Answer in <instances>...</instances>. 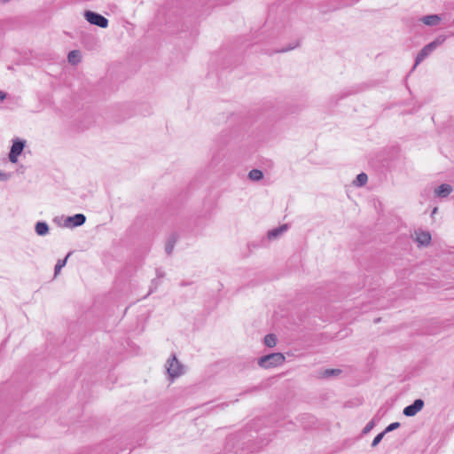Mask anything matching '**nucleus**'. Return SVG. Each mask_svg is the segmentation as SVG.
<instances>
[{
    "instance_id": "obj_1",
    "label": "nucleus",
    "mask_w": 454,
    "mask_h": 454,
    "mask_svg": "<svg viewBox=\"0 0 454 454\" xmlns=\"http://www.w3.org/2000/svg\"><path fill=\"white\" fill-rule=\"evenodd\" d=\"M286 358L281 353H271L266 356H262L258 359V364L260 367L269 369L277 367L284 364Z\"/></svg>"
},
{
    "instance_id": "obj_2",
    "label": "nucleus",
    "mask_w": 454,
    "mask_h": 454,
    "mask_svg": "<svg viewBox=\"0 0 454 454\" xmlns=\"http://www.w3.org/2000/svg\"><path fill=\"white\" fill-rule=\"evenodd\" d=\"M445 41V36L440 35L433 42L425 45L418 53L413 68H415L421 61H423L431 52H433L438 46L442 45Z\"/></svg>"
},
{
    "instance_id": "obj_3",
    "label": "nucleus",
    "mask_w": 454,
    "mask_h": 454,
    "mask_svg": "<svg viewBox=\"0 0 454 454\" xmlns=\"http://www.w3.org/2000/svg\"><path fill=\"white\" fill-rule=\"evenodd\" d=\"M166 368L171 379L179 377L184 373V367L177 360L176 355H172L171 358L167 361Z\"/></svg>"
},
{
    "instance_id": "obj_4",
    "label": "nucleus",
    "mask_w": 454,
    "mask_h": 454,
    "mask_svg": "<svg viewBox=\"0 0 454 454\" xmlns=\"http://www.w3.org/2000/svg\"><path fill=\"white\" fill-rule=\"evenodd\" d=\"M84 16L87 21L92 25H96L101 28H106L108 26V20L99 13L86 11Z\"/></svg>"
},
{
    "instance_id": "obj_5",
    "label": "nucleus",
    "mask_w": 454,
    "mask_h": 454,
    "mask_svg": "<svg viewBox=\"0 0 454 454\" xmlns=\"http://www.w3.org/2000/svg\"><path fill=\"white\" fill-rule=\"evenodd\" d=\"M25 147V141L20 140L19 138L15 139L11 147V151L9 153V160L12 163H16L18 161V157L23 152Z\"/></svg>"
},
{
    "instance_id": "obj_6",
    "label": "nucleus",
    "mask_w": 454,
    "mask_h": 454,
    "mask_svg": "<svg viewBox=\"0 0 454 454\" xmlns=\"http://www.w3.org/2000/svg\"><path fill=\"white\" fill-rule=\"evenodd\" d=\"M424 407V401L422 399H416L411 404L406 406L403 413L406 417H413Z\"/></svg>"
},
{
    "instance_id": "obj_7",
    "label": "nucleus",
    "mask_w": 454,
    "mask_h": 454,
    "mask_svg": "<svg viewBox=\"0 0 454 454\" xmlns=\"http://www.w3.org/2000/svg\"><path fill=\"white\" fill-rule=\"evenodd\" d=\"M86 221L83 214H75L65 219L64 226L68 228L82 226Z\"/></svg>"
},
{
    "instance_id": "obj_8",
    "label": "nucleus",
    "mask_w": 454,
    "mask_h": 454,
    "mask_svg": "<svg viewBox=\"0 0 454 454\" xmlns=\"http://www.w3.org/2000/svg\"><path fill=\"white\" fill-rule=\"evenodd\" d=\"M288 229L287 224H283L278 228L272 229L268 231L267 237L270 240L277 239Z\"/></svg>"
},
{
    "instance_id": "obj_9",
    "label": "nucleus",
    "mask_w": 454,
    "mask_h": 454,
    "mask_svg": "<svg viewBox=\"0 0 454 454\" xmlns=\"http://www.w3.org/2000/svg\"><path fill=\"white\" fill-rule=\"evenodd\" d=\"M416 241L420 246H428L431 241V235L428 231H418L416 232Z\"/></svg>"
},
{
    "instance_id": "obj_10",
    "label": "nucleus",
    "mask_w": 454,
    "mask_h": 454,
    "mask_svg": "<svg viewBox=\"0 0 454 454\" xmlns=\"http://www.w3.org/2000/svg\"><path fill=\"white\" fill-rule=\"evenodd\" d=\"M452 191L453 188L451 187V185L448 184H442L435 189L434 192L436 196L440 198H445L449 196L452 192Z\"/></svg>"
},
{
    "instance_id": "obj_11",
    "label": "nucleus",
    "mask_w": 454,
    "mask_h": 454,
    "mask_svg": "<svg viewBox=\"0 0 454 454\" xmlns=\"http://www.w3.org/2000/svg\"><path fill=\"white\" fill-rule=\"evenodd\" d=\"M420 20L427 26H436L442 20V18L437 14L423 16Z\"/></svg>"
},
{
    "instance_id": "obj_12",
    "label": "nucleus",
    "mask_w": 454,
    "mask_h": 454,
    "mask_svg": "<svg viewBox=\"0 0 454 454\" xmlns=\"http://www.w3.org/2000/svg\"><path fill=\"white\" fill-rule=\"evenodd\" d=\"M35 230L37 235L44 236L49 232V226L46 222H37Z\"/></svg>"
},
{
    "instance_id": "obj_13",
    "label": "nucleus",
    "mask_w": 454,
    "mask_h": 454,
    "mask_svg": "<svg viewBox=\"0 0 454 454\" xmlns=\"http://www.w3.org/2000/svg\"><path fill=\"white\" fill-rule=\"evenodd\" d=\"M368 181V176L365 173H360L357 175L356 180H354L353 184L358 187L364 185Z\"/></svg>"
},
{
    "instance_id": "obj_14",
    "label": "nucleus",
    "mask_w": 454,
    "mask_h": 454,
    "mask_svg": "<svg viewBox=\"0 0 454 454\" xmlns=\"http://www.w3.org/2000/svg\"><path fill=\"white\" fill-rule=\"evenodd\" d=\"M68 61L71 64H77L81 60V54L79 51H71L67 56Z\"/></svg>"
},
{
    "instance_id": "obj_15",
    "label": "nucleus",
    "mask_w": 454,
    "mask_h": 454,
    "mask_svg": "<svg viewBox=\"0 0 454 454\" xmlns=\"http://www.w3.org/2000/svg\"><path fill=\"white\" fill-rule=\"evenodd\" d=\"M249 179L253 181H260L263 177V174L260 169H252L248 173Z\"/></svg>"
},
{
    "instance_id": "obj_16",
    "label": "nucleus",
    "mask_w": 454,
    "mask_h": 454,
    "mask_svg": "<svg viewBox=\"0 0 454 454\" xmlns=\"http://www.w3.org/2000/svg\"><path fill=\"white\" fill-rule=\"evenodd\" d=\"M264 344L269 348H273L277 344V338L275 334L270 333L264 337Z\"/></svg>"
},
{
    "instance_id": "obj_17",
    "label": "nucleus",
    "mask_w": 454,
    "mask_h": 454,
    "mask_svg": "<svg viewBox=\"0 0 454 454\" xmlns=\"http://www.w3.org/2000/svg\"><path fill=\"white\" fill-rule=\"evenodd\" d=\"M176 242V238L173 235L169 238L168 240L166 246H165V251L169 255L173 252L174 247Z\"/></svg>"
},
{
    "instance_id": "obj_18",
    "label": "nucleus",
    "mask_w": 454,
    "mask_h": 454,
    "mask_svg": "<svg viewBox=\"0 0 454 454\" xmlns=\"http://www.w3.org/2000/svg\"><path fill=\"white\" fill-rule=\"evenodd\" d=\"M69 254H68L65 259L58 261L54 269L55 275H58L60 270L66 265Z\"/></svg>"
},
{
    "instance_id": "obj_19",
    "label": "nucleus",
    "mask_w": 454,
    "mask_h": 454,
    "mask_svg": "<svg viewBox=\"0 0 454 454\" xmlns=\"http://www.w3.org/2000/svg\"><path fill=\"white\" fill-rule=\"evenodd\" d=\"M341 373V371L340 369H326L323 372V377L329 378L332 376H337Z\"/></svg>"
},
{
    "instance_id": "obj_20",
    "label": "nucleus",
    "mask_w": 454,
    "mask_h": 454,
    "mask_svg": "<svg viewBox=\"0 0 454 454\" xmlns=\"http://www.w3.org/2000/svg\"><path fill=\"white\" fill-rule=\"evenodd\" d=\"M375 427V422L374 420H371L370 422H368L366 424V426L364 427L363 431H362V434H367L371 430L373 429V427Z\"/></svg>"
},
{
    "instance_id": "obj_21",
    "label": "nucleus",
    "mask_w": 454,
    "mask_h": 454,
    "mask_svg": "<svg viewBox=\"0 0 454 454\" xmlns=\"http://www.w3.org/2000/svg\"><path fill=\"white\" fill-rule=\"evenodd\" d=\"M400 427V423L399 422H393L391 424H389L386 428L385 430L383 431L385 433V434L387 433H389V432H392L395 429H397L398 427Z\"/></svg>"
},
{
    "instance_id": "obj_22",
    "label": "nucleus",
    "mask_w": 454,
    "mask_h": 454,
    "mask_svg": "<svg viewBox=\"0 0 454 454\" xmlns=\"http://www.w3.org/2000/svg\"><path fill=\"white\" fill-rule=\"evenodd\" d=\"M384 435H385L384 432H381L379 434H377L372 442V448L376 447L380 442V441L383 439Z\"/></svg>"
},
{
    "instance_id": "obj_23",
    "label": "nucleus",
    "mask_w": 454,
    "mask_h": 454,
    "mask_svg": "<svg viewBox=\"0 0 454 454\" xmlns=\"http://www.w3.org/2000/svg\"><path fill=\"white\" fill-rule=\"evenodd\" d=\"M8 175L3 171H0V180H7Z\"/></svg>"
},
{
    "instance_id": "obj_24",
    "label": "nucleus",
    "mask_w": 454,
    "mask_h": 454,
    "mask_svg": "<svg viewBox=\"0 0 454 454\" xmlns=\"http://www.w3.org/2000/svg\"><path fill=\"white\" fill-rule=\"evenodd\" d=\"M6 98V93L0 90V101H3Z\"/></svg>"
},
{
    "instance_id": "obj_25",
    "label": "nucleus",
    "mask_w": 454,
    "mask_h": 454,
    "mask_svg": "<svg viewBox=\"0 0 454 454\" xmlns=\"http://www.w3.org/2000/svg\"><path fill=\"white\" fill-rule=\"evenodd\" d=\"M156 274L158 278H162L164 276V273L160 270H157Z\"/></svg>"
}]
</instances>
